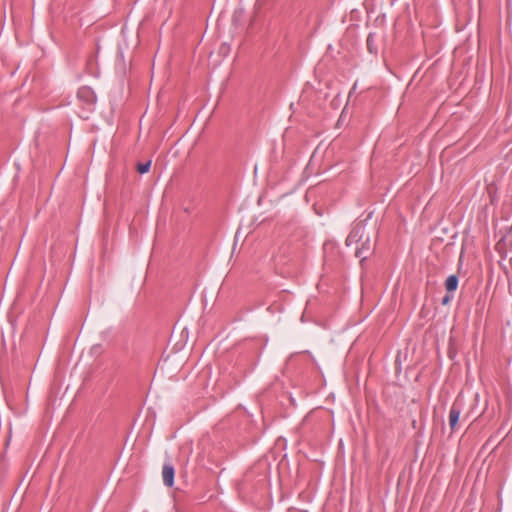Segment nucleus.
I'll return each instance as SVG.
<instances>
[{"label": "nucleus", "mask_w": 512, "mask_h": 512, "mask_svg": "<svg viewBox=\"0 0 512 512\" xmlns=\"http://www.w3.org/2000/svg\"><path fill=\"white\" fill-rule=\"evenodd\" d=\"M150 167H151V160H148L145 163H139L137 165V171L140 174H145V173H147L149 171Z\"/></svg>", "instance_id": "423d86ee"}, {"label": "nucleus", "mask_w": 512, "mask_h": 512, "mask_svg": "<svg viewBox=\"0 0 512 512\" xmlns=\"http://www.w3.org/2000/svg\"><path fill=\"white\" fill-rule=\"evenodd\" d=\"M363 231L364 227L360 224H357L348 235L346 244L352 245L353 243L358 242L362 238Z\"/></svg>", "instance_id": "20e7f679"}, {"label": "nucleus", "mask_w": 512, "mask_h": 512, "mask_svg": "<svg viewBox=\"0 0 512 512\" xmlns=\"http://www.w3.org/2000/svg\"><path fill=\"white\" fill-rule=\"evenodd\" d=\"M174 467L170 463H165L162 469L163 483L167 487H172L174 484Z\"/></svg>", "instance_id": "7ed1b4c3"}, {"label": "nucleus", "mask_w": 512, "mask_h": 512, "mask_svg": "<svg viewBox=\"0 0 512 512\" xmlns=\"http://www.w3.org/2000/svg\"><path fill=\"white\" fill-rule=\"evenodd\" d=\"M371 42H372V36H371V35H369V36H368V38H367V46H368V48H369V49H370V47L372 46V43H371Z\"/></svg>", "instance_id": "6e6552de"}, {"label": "nucleus", "mask_w": 512, "mask_h": 512, "mask_svg": "<svg viewBox=\"0 0 512 512\" xmlns=\"http://www.w3.org/2000/svg\"><path fill=\"white\" fill-rule=\"evenodd\" d=\"M445 287L448 292H453L458 287V278L456 275H450L445 282Z\"/></svg>", "instance_id": "39448f33"}, {"label": "nucleus", "mask_w": 512, "mask_h": 512, "mask_svg": "<svg viewBox=\"0 0 512 512\" xmlns=\"http://www.w3.org/2000/svg\"><path fill=\"white\" fill-rule=\"evenodd\" d=\"M449 300H450L449 297L446 296V297L443 298L442 303L443 304H447L449 302Z\"/></svg>", "instance_id": "1a4fd4ad"}, {"label": "nucleus", "mask_w": 512, "mask_h": 512, "mask_svg": "<svg viewBox=\"0 0 512 512\" xmlns=\"http://www.w3.org/2000/svg\"><path fill=\"white\" fill-rule=\"evenodd\" d=\"M77 98L79 101L87 104L92 105L96 101V96L94 91L87 86L81 87L77 92Z\"/></svg>", "instance_id": "f03ea898"}, {"label": "nucleus", "mask_w": 512, "mask_h": 512, "mask_svg": "<svg viewBox=\"0 0 512 512\" xmlns=\"http://www.w3.org/2000/svg\"><path fill=\"white\" fill-rule=\"evenodd\" d=\"M356 256L357 257H362L363 259H365L367 257L365 252H364V248L363 247L356 249Z\"/></svg>", "instance_id": "0eeeda50"}, {"label": "nucleus", "mask_w": 512, "mask_h": 512, "mask_svg": "<svg viewBox=\"0 0 512 512\" xmlns=\"http://www.w3.org/2000/svg\"><path fill=\"white\" fill-rule=\"evenodd\" d=\"M462 410H463L462 402L459 400H456L450 408L449 417H448V422H449L451 431H455L458 428V423H459V419H460Z\"/></svg>", "instance_id": "f257e3e1"}]
</instances>
